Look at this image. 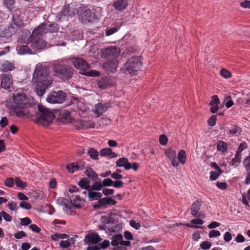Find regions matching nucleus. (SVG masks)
Segmentation results:
<instances>
[{
    "label": "nucleus",
    "instance_id": "f257e3e1",
    "mask_svg": "<svg viewBox=\"0 0 250 250\" xmlns=\"http://www.w3.org/2000/svg\"><path fill=\"white\" fill-rule=\"evenodd\" d=\"M15 104L14 112L18 117L32 116V110L35 105L33 98L27 96L21 91H16L13 95Z\"/></svg>",
    "mask_w": 250,
    "mask_h": 250
},
{
    "label": "nucleus",
    "instance_id": "f03ea898",
    "mask_svg": "<svg viewBox=\"0 0 250 250\" xmlns=\"http://www.w3.org/2000/svg\"><path fill=\"white\" fill-rule=\"evenodd\" d=\"M33 80L37 83L34 91L39 97L43 96L46 89L52 83L48 68L41 64L36 65L33 74Z\"/></svg>",
    "mask_w": 250,
    "mask_h": 250
},
{
    "label": "nucleus",
    "instance_id": "7ed1b4c3",
    "mask_svg": "<svg viewBox=\"0 0 250 250\" xmlns=\"http://www.w3.org/2000/svg\"><path fill=\"white\" fill-rule=\"evenodd\" d=\"M54 74L63 81L68 80L72 78L73 69L62 61H56L53 63Z\"/></svg>",
    "mask_w": 250,
    "mask_h": 250
},
{
    "label": "nucleus",
    "instance_id": "20e7f679",
    "mask_svg": "<svg viewBox=\"0 0 250 250\" xmlns=\"http://www.w3.org/2000/svg\"><path fill=\"white\" fill-rule=\"evenodd\" d=\"M70 62L77 69L81 70V74L90 77H97L100 72L94 70H88L90 67L85 60L81 58H72L69 60Z\"/></svg>",
    "mask_w": 250,
    "mask_h": 250
},
{
    "label": "nucleus",
    "instance_id": "39448f33",
    "mask_svg": "<svg viewBox=\"0 0 250 250\" xmlns=\"http://www.w3.org/2000/svg\"><path fill=\"white\" fill-rule=\"evenodd\" d=\"M142 65L141 56L131 57L121 67V71L125 74L136 75Z\"/></svg>",
    "mask_w": 250,
    "mask_h": 250
},
{
    "label": "nucleus",
    "instance_id": "423d86ee",
    "mask_svg": "<svg viewBox=\"0 0 250 250\" xmlns=\"http://www.w3.org/2000/svg\"><path fill=\"white\" fill-rule=\"evenodd\" d=\"M80 21L83 24L94 23L98 21L96 14L87 7H81L78 10Z\"/></svg>",
    "mask_w": 250,
    "mask_h": 250
},
{
    "label": "nucleus",
    "instance_id": "0eeeda50",
    "mask_svg": "<svg viewBox=\"0 0 250 250\" xmlns=\"http://www.w3.org/2000/svg\"><path fill=\"white\" fill-rule=\"evenodd\" d=\"M38 112L35 114L38 120L43 124H48L54 119L55 116L49 109L42 105H38Z\"/></svg>",
    "mask_w": 250,
    "mask_h": 250
},
{
    "label": "nucleus",
    "instance_id": "6e6552de",
    "mask_svg": "<svg viewBox=\"0 0 250 250\" xmlns=\"http://www.w3.org/2000/svg\"><path fill=\"white\" fill-rule=\"evenodd\" d=\"M66 97V93L62 90L53 91L48 94L46 100L50 104H62L65 100Z\"/></svg>",
    "mask_w": 250,
    "mask_h": 250
},
{
    "label": "nucleus",
    "instance_id": "1a4fd4ad",
    "mask_svg": "<svg viewBox=\"0 0 250 250\" xmlns=\"http://www.w3.org/2000/svg\"><path fill=\"white\" fill-rule=\"evenodd\" d=\"M28 44L36 51H40L44 49L46 45L45 42L42 39L33 36H30Z\"/></svg>",
    "mask_w": 250,
    "mask_h": 250
},
{
    "label": "nucleus",
    "instance_id": "9d476101",
    "mask_svg": "<svg viewBox=\"0 0 250 250\" xmlns=\"http://www.w3.org/2000/svg\"><path fill=\"white\" fill-rule=\"evenodd\" d=\"M0 87L8 91L13 89L12 78L10 75L3 74L0 75Z\"/></svg>",
    "mask_w": 250,
    "mask_h": 250
},
{
    "label": "nucleus",
    "instance_id": "9b49d317",
    "mask_svg": "<svg viewBox=\"0 0 250 250\" xmlns=\"http://www.w3.org/2000/svg\"><path fill=\"white\" fill-rule=\"evenodd\" d=\"M75 15V9L69 5L65 6L61 13L56 16V20L60 21L62 19L72 18Z\"/></svg>",
    "mask_w": 250,
    "mask_h": 250
},
{
    "label": "nucleus",
    "instance_id": "f8f14e48",
    "mask_svg": "<svg viewBox=\"0 0 250 250\" xmlns=\"http://www.w3.org/2000/svg\"><path fill=\"white\" fill-rule=\"evenodd\" d=\"M119 62L116 58H112L107 60L103 64V67L106 71L114 73L116 71Z\"/></svg>",
    "mask_w": 250,
    "mask_h": 250
},
{
    "label": "nucleus",
    "instance_id": "ddd939ff",
    "mask_svg": "<svg viewBox=\"0 0 250 250\" xmlns=\"http://www.w3.org/2000/svg\"><path fill=\"white\" fill-rule=\"evenodd\" d=\"M120 54V49L116 46H113L107 47L102 51V56L104 58L113 57V58H115Z\"/></svg>",
    "mask_w": 250,
    "mask_h": 250
},
{
    "label": "nucleus",
    "instance_id": "4468645a",
    "mask_svg": "<svg viewBox=\"0 0 250 250\" xmlns=\"http://www.w3.org/2000/svg\"><path fill=\"white\" fill-rule=\"evenodd\" d=\"M201 201L197 200L192 203L191 207V214L194 217L205 218V215L200 211L201 207Z\"/></svg>",
    "mask_w": 250,
    "mask_h": 250
},
{
    "label": "nucleus",
    "instance_id": "2eb2a0df",
    "mask_svg": "<svg viewBox=\"0 0 250 250\" xmlns=\"http://www.w3.org/2000/svg\"><path fill=\"white\" fill-rule=\"evenodd\" d=\"M70 200L72 208L74 207L77 208H80L84 206L85 203L84 200L81 198L79 196L73 195L70 197Z\"/></svg>",
    "mask_w": 250,
    "mask_h": 250
},
{
    "label": "nucleus",
    "instance_id": "dca6fc26",
    "mask_svg": "<svg viewBox=\"0 0 250 250\" xmlns=\"http://www.w3.org/2000/svg\"><path fill=\"white\" fill-rule=\"evenodd\" d=\"M110 107L109 104H103L102 103H98L95 105V113L97 115L98 117L101 116Z\"/></svg>",
    "mask_w": 250,
    "mask_h": 250
},
{
    "label": "nucleus",
    "instance_id": "f3484780",
    "mask_svg": "<svg viewBox=\"0 0 250 250\" xmlns=\"http://www.w3.org/2000/svg\"><path fill=\"white\" fill-rule=\"evenodd\" d=\"M85 241L91 244H96L100 242L102 239L99 235L95 233L88 234L84 238Z\"/></svg>",
    "mask_w": 250,
    "mask_h": 250
},
{
    "label": "nucleus",
    "instance_id": "a211bd4d",
    "mask_svg": "<svg viewBox=\"0 0 250 250\" xmlns=\"http://www.w3.org/2000/svg\"><path fill=\"white\" fill-rule=\"evenodd\" d=\"M46 26V23H41L33 30L31 36L38 37L39 36H42L44 34L47 33Z\"/></svg>",
    "mask_w": 250,
    "mask_h": 250
},
{
    "label": "nucleus",
    "instance_id": "6ab92c4d",
    "mask_svg": "<svg viewBox=\"0 0 250 250\" xmlns=\"http://www.w3.org/2000/svg\"><path fill=\"white\" fill-rule=\"evenodd\" d=\"M16 50L18 54L21 55L33 54L32 50L27 45L19 44L16 47Z\"/></svg>",
    "mask_w": 250,
    "mask_h": 250
},
{
    "label": "nucleus",
    "instance_id": "aec40b11",
    "mask_svg": "<svg viewBox=\"0 0 250 250\" xmlns=\"http://www.w3.org/2000/svg\"><path fill=\"white\" fill-rule=\"evenodd\" d=\"M127 0H118L113 3V6L117 11H122L127 6Z\"/></svg>",
    "mask_w": 250,
    "mask_h": 250
},
{
    "label": "nucleus",
    "instance_id": "412c9836",
    "mask_svg": "<svg viewBox=\"0 0 250 250\" xmlns=\"http://www.w3.org/2000/svg\"><path fill=\"white\" fill-rule=\"evenodd\" d=\"M228 144L224 141L219 140L216 143V147L220 154H225L228 149Z\"/></svg>",
    "mask_w": 250,
    "mask_h": 250
},
{
    "label": "nucleus",
    "instance_id": "4be33fe9",
    "mask_svg": "<svg viewBox=\"0 0 250 250\" xmlns=\"http://www.w3.org/2000/svg\"><path fill=\"white\" fill-rule=\"evenodd\" d=\"M97 85L100 89L104 90L109 86V83L106 77H102L97 80Z\"/></svg>",
    "mask_w": 250,
    "mask_h": 250
},
{
    "label": "nucleus",
    "instance_id": "5701e85b",
    "mask_svg": "<svg viewBox=\"0 0 250 250\" xmlns=\"http://www.w3.org/2000/svg\"><path fill=\"white\" fill-rule=\"evenodd\" d=\"M14 68V64L8 61H4L1 65V70L3 72L12 71Z\"/></svg>",
    "mask_w": 250,
    "mask_h": 250
},
{
    "label": "nucleus",
    "instance_id": "b1692460",
    "mask_svg": "<svg viewBox=\"0 0 250 250\" xmlns=\"http://www.w3.org/2000/svg\"><path fill=\"white\" fill-rule=\"evenodd\" d=\"M100 155L103 157H109L110 158H114L116 156V154L112 152L110 148H104L102 149L100 151Z\"/></svg>",
    "mask_w": 250,
    "mask_h": 250
},
{
    "label": "nucleus",
    "instance_id": "393cba45",
    "mask_svg": "<svg viewBox=\"0 0 250 250\" xmlns=\"http://www.w3.org/2000/svg\"><path fill=\"white\" fill-rule=\"evenodd\" d=\"M58 204L64 207V208L66 210L72 209V206L70 205L69 200L65 198L60 197L57 200Z\"/></svg>",
    "mask_w": 250,
    "mask_h": 250
},
{
    "label": "nucleus",
    "instance_id": "a878e982",
    "mask_svg": "<svg viewBox=\"0 0 250 250\" xmlns=\"http://www.w3.org/2000/svg\"><path fill=\"white\" fill-rule=\"evenodd\" d=\"M88 197L90 201L99 200L102 197V193L101 192L92 191L88 190Z\"/></svg>",
    "mask_w": 250,
    "mask_h": 250
},
{
    "label": "nucleus",
    "instance_id": "bb28decb",
    "mask_svg": "<svg viewBox=\"0 0 250 250\" xmlns=\"http://www.w3.org/2000/svg\"><path fill=\"white\" fill-rule=\"evenodd\" d=\"M84 173L88 178L93 180H97L98 178V175L97 173L91 167L87 168L84 171Z\"/></svg>",
    "mask_w": 250,
    "mask_h": 250
},
{
    "label": "nucleus",
    "instance_id": "cd10ccee",
    "mask_svg": "<svg viewBox=\"0 0 250 250\" xmlns=\"http://www.w3.org/2000/svg\"><path fill=\"white\" fill-rule=\"evenodd\" d=\"M122 234H117L113 235L111 237V245L115 248L117 247L118 245H119V243H120V241L122 240Z\"/></svg>",
    "mask_w": 250,
    "mask_h": 250
},
{
    "label": "nucleus",
    "instance_id": "c85d7f7f",
    "mask_svg": "<svg viewBox=\"0 0 250 250\" xmlns=\"http://www.w3.org/2000/svg\"><path fill=\"white\" fill-rule=\"evenodd\" d=\"M46 30L47 33H56L59 29V26L57 23H51L49 24L46 23Z\"/></svg>",
    "mask_w": 250,
    "mask_h": 250
},
{
    "label": "nucleus",
    "instance_id": "c756f323",
    "mask_svg": "<svg viewBox=\"0 0 250 250\" xmlns=\"http://www.w3.org/2000/svg\"><path fill=\"white\" fill-rule=\"evenodd\" d=\"M89 182L90 181L87 178H84L79 181L78 185L81 188L88 190H89Z\"/></svg>",
    "mask_w": 250,
    "mask_h": 250
},
{
    "label": "nucleus",
    "instance_id": "7c9ffc66",
    "mask_svg": "<svg viewBox=\"0 0 250 250\" xmlns=\"http://www.w3.org/2000/svg\"><path fill=\"white\" fill-rule=\"evenodd\" d=\"M80 125L83 129L93 128L95 124L91 121H81Z\"/></svg>",
    "mask_w": 250,
    "mask_h": 250
},
{
    "label": "nucleus",
    "instance_id": "2f4dec72",
    "mask_svg": "<svg viewBox=\"0 0 250 250\" xmlns=\"http://www.w3.org/2000/svg\"><path fill=\"white\" fill-rule=\"evenodd\" d=\"M242 155L235 152L234 157L232 159L231 161V165L236 167L241 162Z\"/></svg>",
    "mask_w": 250,
    "mask_h": 250
},
{
    "label": "nucleus",
    "instance_id": "473e14b6",
    "mask_svg": "<svg viewBox=\"0 0 250 250\" xmlns=\"http://www.w3.org/2000/svg\"><path fill=\"white\" fill-rule=\"evenodd\" d=\"M88 155L94 160H99V152L95 148L91 147L88 150Z\"/></svg>",
    "mask_w": 250,
    "mask_h": 250
},
{
    "label": "nucleus",
    "instance_id": "72a5a7b5",
    "mask_svg": "<svg viewBox=\"0 0 250 250\" xmlns=\"http://www.w3.org/2000/svg\"><path fill=\"white\" fill-rule=\"evenodd\" d=\"M177 158L181 164H185L187 161V156L185 151L184 150H180L178 153V156Z\"/></svg>",
    "mask_w": 250,
    "mask_h": 250
},
{
    "label": "nucleus",
    "instance_id": "f704fd0d",
    "mask_svg": "<svg viewBox=\"0 0 250 250\" xmlns=\"http://www.w3.org/2000/svg\"><path fill=\"white\" fill-rule=\"evenodd\" d=\"M165 154L169 160L176 156V152L175 150L172 148L166 149L165 151Z\"/></svg>",
    "mask_w": 250,
    "mask_h": 250
},
{
    "label": "nucleus",
    "instance_id": "c9c22d12",
    "mask_svg": "<svg viewBox=\"0 0 250 250\" xmlns=\"http://www.w3.org/2000/svg\"><path fill=\"white\" fill-rule=\"evenodd\" d=\"M12 21L13 23L18 27H21L23 25L22 20L18 15H13L12 17Z\"/></svg>",
    "mask_w": 250,
    "mask_h": 250
},
{
    "label": "nucleus",
    "instance_id": "e433bc0d",
    "mask_svg": "<svg viewBox=\"0 0 250 250\" xmlns=\"http://www.w3.org/2000/svg\"><path fill=\"white\" fill-rule=\"evenodd\" d=\"M77 167L78 165L76 163L73 162L68 164L66 168L69 173H73L76 171L79 170Z\"/></svg>",
    "mask_w": 250,
    "mask_h": 250
},
{
    "label": "nucleus",
    "instance_id": "4c0bfd02",
    "mask_svg": "<svg viewBox=\"0 0 250 250\" xmlns=\"http://www.w3.org/2000/svg\"><path fill=\"white\" fill-rule=\"evenodd\" d=\"M103 187V185L101 183V181H96L91 186V188L93 190L100 191Z\"/></svg>",
    "mask_w": 250,
    "mask_h": 250
},
{
    "label": "nucleus",
    "instance_id": "58836bf2",
    "mask_svg": "<svg viewBox=\"0 0 250 250\" xmlns=\"http://www.w3.org/2000/svg\"><path fill=\"white\" fill-rule=\"evenodd\" d=\"M241 132V128L237 125H234L231 129H230L229 133L232 135H238V134H240Z\"/></svg>",
    "mask_w": 250,
    "mask_h": 250
},
{
    "label": "nucleus",
    "instance_id": "ea45409f",
    "mask_svg": "<svg viewBox=\"0 0 250 250\" xmlns=\"http://www.w3.org/2000/svg\"><path fill=\"white\" fill-rule=\"evenodd\" d=\"M15 183L17 187H20L21 188H24L27 186L26 183L25 182H22L18 177L16 178Z\"/></svg>",
    "mask_w": 250,
    "mask_h": 250
},
{
    "label": "nucleus",
    "instance_id": "a19ab883",
    "mask_svg": "<svg viewBox=\"0 0 250 250\" xmlns=\"http://www.w3.org/2000/svg\"><path fill=\"white\" fill-rule=\"evenodd\" d=\"M3 4L7 9L10 11L13 8L14 0H4Z\"/></svg>",
    "mask_w": 250,
    "mask_h": 250
},
{
    "label": "nucleus",
    "instance_id": "79ce46f5",
    "mask_svg": "<svg viewBox=\"0 0 250 250\" xmlns=\"http://www.w3.org/2000/svg\"><path fill=\"white\" fill-rule=\"evenodd\" d=\"M120 29V27H114L107 28L105 31V35L107 36L112 35L114 33L118 31Z\"/></svg>",
    "mask_w": 250,
    "mask_h": 250
},
{
    "label": "nucleus",
    "instance_id": "37998d69",
    "mask_svg": "<svg viewBox=\"0 0 250 250\" xmlns=\"http://www.w3.org/2000/svg\"><path fill=\"white\" fill-rule=\"evenodd\" d=\"M220 75L222 77L226 78V79H228L231 77V73L229 71H228L225 69H222L220 71Z\"/></svg>",
    "mask_w": 250,
    "mask_h": 250
},
{
    "label": "nucleus",
    "instance_id": "c03bdc74",
    "mask_svg": "<svg viewBox=\"0 0 250 250\" xmlns=\"http://www.w3.org/2000/svg\"><path fill=\"white\" fill-rule=\"evenodd\" d=\"M73 238H71L69 240H62L60 243V246L62 248H67L71 245L70 241L72 240Z\"/></svg>",
    "mask_w": 250,
    "mask_h": 250
},
{
    "label": "nucleus",
    "instance_id": "a18cd8bd",
    "mask_svg": "<svg viewBox=\"0 0 250 250\" xmlns=\"http://www.w3.org/2000/svg\"><path fill=\"white\" fill-rule=\"evenodd\" d=\"M127 162V159L125 158H121L116 161V165L118 167H124L125 163Z\"/></svg>",
    "mask_w": 250,
    "mask_h": 250
},
{
    "label": "nucleus",
    "instance_id": "49530a36",
    "mask_svg": "<svg viewBox=\"0 0 250 250\" xmlns=\"http://www.w3.org/2000/svg\"><path fill=\"white\" fill-rule=\"evenodd\" d=\"M248 148V144L245 142L241 143L238 148L237 150L236 151V153L241 154L242 152Z\"/></svg>",
    "mask_w": 250,
    "mask_h": 250
},
{
    "label": "nucleus",
    "instance_id": "de8ad7c7",
    "mask_svg": "<svg viewBox=\"0 0 250 250\" xmlns=\"http://www.w3.org/2000/svg\"><path fill=\"white\" fill-rule=\"evenodd\" d=\"M14 184L15 181L13 178H8L5 180L4 185L8 188H12Z\"/></svg>",
    "mask_w": 250,
    "mask_h": 250
},
{
    "label": "nucleus",
    "instance_id": "09e8293b",
    "mask_svg": "<svg viewBox=\"0 0 250 250\" xmlns=\"http://www.w3.org/2000/svg\"><path fill=\"white\" fill-rule=\"evenodd\" d=\"M217 118L216 115H212L208 121V124L210 126H213L216 124Z\"/></svg>",
    "mask_w": 250,
    "mask_h": 250
},
{
    "label": "nucleus",
    "instance_id": "8fccbe9b",
    "mask_svg": "<svg viewBox=\"0 0 250 250\" xmlns=\"http://www.w3.org/2000/svg\"><path fill=\"white\" fill-rule=\"evenodd\" d=\"M221 235V233L219 230L213 229L208 233V237L210 238L218 237Z\"/></svg>",
    "mask_w": 250,
    "mask_h": 250
},
{
    "label": "nucleus",
    "instance_id": "3c124183",
    "mask_svg": "<svg viewBox=\"0 0 250 250\" xmlns=\"http://www.w3.org/2000/svg\"><path fill=\"white\" fill-rule=\"evenodd\" d=\"M211 246V243L208 241H204L202 243H201L200 244V248L202 250H208V249H210Z\"/></svg>",
    "mask_w": 250,
    "mask_h": 250
},
{
    "label": "nucleus",
    "instance_id": "603ef678",
    "mask_svg": "<svg viewBox=\"0 0 250 250\" xmlns=\"http://www.w3.org/2000/svg\"><path fill=\"white\" fill-rule=\"evenodd\" d=\"M220 102L217 95H213L212 97V100L209 103V105H218Z\"/></svg>",
    "mask_w": 250,
    "mask_h": 250
},
{
    "label": "nucleus",
    "instance_id": "864d4df0",
    "mask_svg": "<svg viewBox=\"0 0 250 250\" xmlns=\"http://www.w3.org/2000/svg\"><path fill=\"white\" fill-rule=\"evenodd\" d=\"M0 214L5 221L7 222H11L12 221V217L5 211H2Z\"/></svg>",
    "mask_w": 250,
    "mask_h": 250
},
{
    "label": "nucleus",
    "instance_id": "5fc2aeb1",
    "mask_svg": "<svg viewBox=\"0 0 250 250\" xmlns=\"http://www.w3.org/2000/svg\"><path fill=\"white\" fill-rule=\"evenodd\" d=\"M21 224L22 226H28L31 223V219L28 217H25L20 219Z\"/></svg>",
    "mask_w": 250,
    "mask_h": 250
},
{
    "label": "nucleus",
    "instance_id": "6e6d98bb",
    "mask_svg": "<svg viewBox=\"0 0 250 250\" xmlns=\"http://www.w3.org/2000/svg\"><path fill=\"white\" fill-rule=\"evenodd\" d=\"M20 206L21 208L27 210H29L32 208L31 205L25 201L21 202Z\"/></svg>",
    "mask_w": 250,
    "mask_h": 250
},
{
    "label": "nucleus",
    "instance_id": "4d7b16f0",
    "mask_svg": "<svg viewBox=\"0 0 250 250\" xmlns=\"http://www.w3.org/2000/svg\"><path fill=\"white\" fill-rule=\"evenodd\" d=\"M113 181L110 178L104 179L103 181V185L104 187H110L113 186Z\"/></svg>",
    "mask_w": 250,
    "mask_h": 250
},
{
    "label": "nucleus",
    "instance_id": "13d9d810",
    "mask_svg": "<svg viewBox=\"0 0 250 250\" xmlns=\"http://www.w3.org/2000/svg\"><path fill=\"white\" fill-rule=\"evenodd\" d=\"M226 106L227 108H229L232 106L234 103L233 101L231 99V97L230 96H228L226 98Z\"/></svg>",
    "mask_w": 250,
    "mask_h": 250
},
{
    "label": "nucleus",
    "instance_id": "bf43d9fd",
    "mask_svg": "<svg viewBox=\"0 0 250 250\" xmlns=\"http://www.w3.org/2000/svg\"><path fill=\"white\" fill-rule=\"evenodd\" d=\"M8 207L11 211H16L17 209V204L15 202L11 201L8 204Z\"/></svg>",
    "mask_w": 250,
    "mask_h": 250
},
{
    "label": "nucleus",
    "instance_id": "052dcab7",
    "mask_svg": "<svg viewBox=\"0 0 250 250\" xmlns=\"http://www.w3.org/2000/svg\"><path fill=\"white\" fill-rule=\"evenodd\" d=\"M210 166L212 168L216 170L219 174L223 173V171L215 162H212L210 164Z\"/></svg>",
    "mask_w": 250,
    "mask_h": 250
},
{
    "label": "nucleus",
    "instance_id": "680f3d73",
    "mask_svg": "<svg viewBox=\"0 0 250 250\" xmlns=\"http://www.w3.org/2000/svg\"><path fill=\"white\" fill-rule=\"evenodd\" d=\"M210 176H209V179L211 181H214L218 178L219 176V173H217V172L213 171H210L209 172Z\"/></svg>",
    "mask_w": 250,
    "mask_h": 250
},
{
    "label": "nucleus",
    "instance_id": "e2e57ef3",
    "mask_svg": "<svg viewBox=\"0 0 250 250\" xmlns=\"http://www.w3.org/2000/svg\"><path fill=\"white\" fill-rule=\"evenodd\" d=\"M241 7L245 9H250V0H245L240 3Z\"/></svg>",
    "mask_w": 250,
    "mask_h": 250
},
{
    "label": "nucleus",
    "instance_id": "0e129e2a",
    "mask_svg": "<svg viewBox=\"0 0 250 250\" xmlns=\"http://www.w3.org/2000/svg\"><path fill=\"white\" fill-rule=\"evenodd\" d=\"M167 141V138L165 135H161L159 137V142L163 146L166 145Z\"/></svg>",
    "mask_w": 250,
    "mask_h": 250
},
{
    "label": "nucleus",
    "instance_id": "69168bd1",
    "mask_svg": "<svg viewBox=\"0 0 250 250\" xmlns=\"http://www.w3.org/2000/svg\"><path fill=\"white\" fill-rule=\"evenodd\" d=\"M129 225L136 229H139L141 228V225L139 223H137L134 220H131L130 221Z\"/></svg>",
    "mask_w": 250,
    "mask_h": 250
},
{
    "label": "nucleus",
    "instance_id": "338daca9",
    "mask_svg": "<svg viewBox=\"0 0 250 250\" xmlns=\"http://www.w3.org/2000/svg\"><path fill=\"white\" fill-rule=\"evenodd\" d=\"M243 165L245 169L250 168V155L244 160Z\"/></svg>",
    "mask_w": 250,
    "mask_h": 250
},
{
    "label": "nucleus",
    "instance_id": "774afa93",
    "mask_svg": "<svg viewBox=\"0 0 250 250\" xmlns=\"http://www.w3.org/2000/svg\"><path fill=\"white\" fill-rule=\"evenodd\" d=\"M247 174L245 180V183L246 185L250 184V168L245 169Z\"/></svg>",
    "mask_w": 250,
    "mask_h": 250
}]
</instances>
